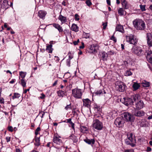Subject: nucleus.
<instances>
[{"instance_id":"40","label":"nucleus","mask_w":152,"mask_h":152,"mask_svg":"<svg viewBox=\"0 0 152 152\" xmlns=\"http://www.w3.org/2000/svg\"><path fill=\"white\" fill-rule=\"evenodd\" d=\"M132 72L129 70H127L125 73V75L126 76H130L132 75Z\"/></svg>"},{"instance_id":"49","label":"nucleus","mask_w":152,"mask_h":152,"mask_svg":"<svg viewBox=\"0 0 152 152\" xmlns=\"http://www.w3.org/2000/svg\"><path fill=\"white\" fill-rule=\"evenodd\" d=\"M75 19L76 20H79V18H78L79 15L77 14L75 15Z\"/></svg>"},{"instance_id":"36","label":"nucleus","mask_w":152,"mask_h":152,"mask_svg":"<svg viewBox=\"0 0 152 152\" xmlns=\"http://www.w3.org/2000/svg\"><path fill=\"white\" fill-rule=\"evenodd\" d=\"M103 91L104 92V94L106 93L105 91L103 90L96 91L95 92V93L97 95H100V94H102Z\"/></svg>"},{"instance_id":"18","label":"nucleus","mask_w":152,"mask_h":152,"mask_svg":"<svg viewBox=\"0 0 152 152\" xmlns=\"http://www.w3.org/2000/svg\"><path fill=\"white\" fill-rule=\"evenodd\" d=\"M115 30L116 31H118L122 33H124V31L123 26L119 24L117 25L115 28Z\"/></svg>"},{"instance_id":"55","label":"nucleus","mask_w":152,"mask_h":152,"mask_svg":"<svg viewBox=\"0 0 152 152\" xmlns=\"http://www.w3.org/2000/svg\"><path fill=\"white\" fill-rule=\"evenodd\" d=\"M58 82V80H56L55 81V82H54V83L53 84V86H54L56 85V84Z\"/></svg>"},{"instance_id":"13","label":"nucleus","mask_w":152,"mask_h":152,"mask_svg":"<svg viewBox=\"0 0 152 152\" xmlns=\"http://www.w3.org/2000/svg\"><path fill=\"white\" fill-rule=\"evenodd\" d=\"M146 58L148 61L150 63L152 64V51L148 50L146 52Z\"/></svg>"},{"instance_id":"15","label":"nucleus","mask_w":152,"mask_h":152,"mask_svg":"<svg viewBox=\"0 0 152 152\" xmlns=\"http://www.w3.org/2000/svg\"><path fill=\"white\" fill-rule=\"evenodd\" d=\"M89 52L91 53H96V50L98 48V46L96 45H91L89 47Z\"/></svg>"},{"instance_id":"42","label":"nucleus","mask_w":152,"mask_h":152,"mask_svg":"<svg viewBox=\"0 0 152 152\" xmlns=\"http://www.w3.org/2000/svg\"><path fill=\"white\" fill-rule=\"evenodd\" d=\"M72 107L71 106V104L67 105L65 107V109L67 110H70L71 109Z\"/></svg>"},{"instance_id":"8","label":"nucleus","mask_w":152,"mask_h":152,"mask_svg":"<svg viewBox=\"0 0 152 152\" xmlns=\"http://www.w3.org/2000/svg\"><path fill=\"white\" fill-rule=\"evenodd\" d=\"M132 50L133 53L138 56H141L144 53L141 48L138 47H136L132 48Z\"/></svg>"},{"instance_id":"60","label":"nucleus","mask_w":152,"mask_h":152,"mask_svg":"<svg viewBox=\"0 0 152 152\" xmlns=\"http://www.w3.org/2000/svg\"><path fill=\"white\" fill-rule=\"evenodd\" d=\"M40 130V127H38L37 128L35 131L38 132Z\"/></svg>"},{"instance_id":"1","label":"nucleus","mask_w":152,"mask_h":152,"mask_svg":"<svg viewBox=\"0 0 152 152\" xmlns=\"http://www.w3.org/2000/svg\"><path fill=\"white\" fill-rule=\"evenodd\" d=\"M133 24L134 27L138 30H144L145 27L144 22L140 19H135L133 21Z\"/></svg>"},{"instance_id":"27","label":"nucleus","mask_w":152,"mask_h":152,"mask_svg":"<svg viewBox=\"0 0 152 152\" xmlns=\"http://www.w3.org/2000/svg\"><path fill=\"white\" fill-rule=\"evenodd\" d=\"M70 139L72 140L74 143H76L77 141V137L73 134H72L69 137Z\"/></svg>"},{"instance_id":"57","label":"nucleus","mask_w":152,"mask_h":152,"mask_svg":"<svg viewBox=\"0 0 152 152\" xmlns=\"http://www.w3.org/2000/svg\"><path fill=\"white\" fill-rule=\"evenodd\" d=\"M71 120L72 119L71 118L67 119V123H70V122L71 121Z\"/></svg>"},{"instance_id":"17","label":"nucleus","mask_w":152,"mask_h":152,"mask_svg":"<svg viewBox=\"0 0 152 152\" xmlns=\"http://www.w3.org/2000/svg\"><path fill=\"white\" fill-rule=\"evenodd\" d=\"M144 103L142 100L138 102L136 104V109L140 110L143 107Z\"/></svg>"},{"instance_id":"51","label":"nucleus","mask_w":152,"mask_h":152,"mask_svg":"<svg viewBox=\"0 0 152 152\" xmlns=\"http://www.w3.org/2000/svg\"><path fill=\"white\" fill-rule=\"evenodd\" d=\"M71 125V127L73 129H74V124L72 121L69 123Z\"/></svg>"},{"instance_id":"29","label":"nucleus","mask_w":152,"mask_h":152,"mask_svg":"<svg viewBox=\"0 0 152 152\" xmlns=\"http://www.w3.org/2000/svg\"><path fill=\"white\" fill-rule=\"evenodd\" d=\"M52 47V45L51 44L47 45L46 50L48 51L49 53H52L53 50Z\"/></svg>"},{"instance_id":"24","label":"nucleus","mask_w":152,"mask_h":152,"mask_svg":"<svg viewBox=\"0 0 152 152\" xmlns=\"http://www.w3.org/2000/svg\"><path fill=\"white\" fill-rule=\"evenodd\" d=\"M58 19L61 20L62 23H64L66 21V18L61 15H60L59 16Z\"/></svg>"},{"instance_id":"5","label":"nucleus","mask_w":152,"mask_h":152,"mask_svg":"<svg viewBox=\"0 0 152 152\" xmlns=\"http://www.w3.org/2000/svg\"><path fill=\"white\" fill-rule=\"evenodd\" d=\"M93 127L97 130H100L102 129L103 126L101 122L98 119H96L93 121Z\"/></svg>"},{"instance_id":"37","label":"nucleus","mask_w":152,"mask_h":152,"mask_svg":"<svg viewBox=\"0 0 152 152\" xmlns=\"http://www.w3.org/2000/svg\"><path fill=\"white\" fill-rule=\"evenodd\" d=\"M20 94L17 93H14V95L12 96V98L13 99H14L15 98H18L20 97Z\"/></svg>"},{"instance_id":"23","label":"nucleus","mask_w":152,"mask_h":152,"mask_svg":"<svg viewBox=\"0 0 152 152\" xmlns=\"http://www.w3.org/2000/svg\"><path fill=\"white\" fill-rule=\"evenodd\" d=\"M8 1L7 0H4L1 5V8L6 9L8 8Z\"/></svg>"},{"instance_id":"43","label":"nucleus","mask_w":152,"mask_h":152,"mask_svg":"<svg viewBox=\"0 0 152 152\" xmlns=\"http://www.w3.org/2000/svg\"><path fill=\"white\" fill-rule=\"evenodd\" d=\"M110 39L113 40L115 42H116L117 40L116 38L114 37V35H113L110 38Z\"/></svg>"},{"instance_id":"53","label":"nucleus","mask_w":152,"mask_h":152,"mask_svg":"<svg viewBox=\"0 0 152 152\" xmlns=\"http://www.w3.org/2000/svg\"><path fill=\"white\" fill-rule=\"evenodd\" d=\"M71 53L70 52H69L68 53V55H69V58L68 59H69L70 60H71V59H72L73 58V57L71 56L70 55V54Z\"/></svg>"},{"instance_id":"50","label":"nucleus","mask_w":152,"mask_h":152,"mask_svg":"<svg viewBox=\"0 0 152 152\" xmlns=\"http://www.w3.org/2000/svg\"><path fill=\"white\" fill-rule=\"evenodd\" d=\"M8 130L9 131L12 132L13 131L12 127L11 126H10L8 127Z\"/></svg>"},{"instance_id":"44","label":"nucleus","mask_w":152,"mask_h":152,"mask_svg":"<svg viewBox=\"0 0 152 152\" xmlns=\"http://www.w3.org/2000/svg\"><path fill=\"white\" fill-rule=\"evenodd\" d=\"M86 3L87 5L88 6H90L91 4V2L90 0H87L86 2Z\"/></svg>"},{"instance_id":"45","label":"nucleus","mask_w":152,"mask_h":152,"mask_svg":"<svg viewBox=\"0 0 152 152\" xmlns=\"http://www.w3.org/2000/svg\"><path fill=\"white\" fill-rule=\"evenodd\" d=\"M106 53L104 52H103L102 53V57L103 58V59H104L105 58V57H106Z\"/></svg>"},{"instance_id":"54","label":"nucleus","mask_w":152,"mask_h":152,"mask_svg":"<svg viewBox=\"0 0 152 152\" xmlns=\"http://www.w3.org/2000/svg\"><path fill=\"white\" fill-rule=\"evenodd\" d=\"M6 141L7 142H8L10 141V137H7L6 138Z\"/></svg>"},{"instance_id":"58","label":"nucleus","mask_w":152,"mask_h":152,"mask_svg":"<svg viewBox=\"0 0 152 152\" xmlns=\"http://www.w3.org/2000/svg\"><path fill=\"white\" fill-rule=\"evenodd\" d=\"M151 148L150 147H147V151H151Z\"/></svg>"},{"instance_id":"62","label":"nucleus","mask_w":152,"mask_h":152,"mask_svg":"<svg viewBox=\"0 0 152 152\" xmlns=\"http://www.w3.org/2000/svg\"><path fill=\"white\" fill-rule=\"evenodd\" d=\"M107 3L109 5H110V1L109 0H107Z\"/></svg>"},{"instance_id":"20","label":"nucleus","mask_w":152,"mask_h":152,"mask_svg":"<svg viewBox=\"0 0 152 152\" xmlns=\"http://www.w3.org/2000/svg\"><path fill=\"white\" fill-rule=\"evenodd\" d=\"M53 25L54 27L57 29L59 32H61L63 31V29L62 27L58 24L54 23L53 24Z\"/></svg>"},{"instance_id":"6","label":"nucleus","mask_w":152,"mask_h":152,"mask_svg":"<svg viewBox=\"0 0 152 152\" xmlns=\"http://www.w3.org/2000/svg\"><path fill=\"white\" fill-rule=\"evenodd\" d=\"M123 117L127 121L133 122L134 119V116L131 115L129 113L126 112L123 114Z\"/></svg>"},{"instance_id":"14","label":"nucleus","mask_w":152,"mask_h":152,"mask_svg":"<svg viewBox=\"0 0 152 152\" xmlns=\"http://www.w3.org/2000/svg\"><path fill=\"white\" fill-rule=\"evenodd\" d=\"M146 58L148 61L150 63L152 64V51L148 50L146 52Z\"/></svg>"},{"instance_id":"39","label":"nucleus","mask_w":152,"mask_h":152,"mask_svg":"<svg viewBox=\"0 0 152 152\" xmlns=\"http://www.w3.org/2000/svg\"><path fill=\"white\" fill-rule=\"evenodd\" d=\"M19 75L22 78V79H24V77H25L26 75V74L25 73L23 72H20Z\"/></svg>"},{"instance_id":"47","label":"nucleus","mask_w":152,"mask_h":152,"mask_svg":"<svg viewBox=\"0 0 152 152\" xmlns=\"http://www.w3.org/2000/svg\"><path fill=\"white\" fill-rule=\"evenodd\" d=\"M102 26H103V28L104 29H105L106 28V27L107 26V23H104L102 24Z\"/></svg>"},{"instance_id":"10","label":"nucleus","mask_w":152,"mask_h":152,"mask_svg":"<svg viewBox=\"0 0 152 152\" xmlns=\"http://www.w3.org/2000/svg\"><path fill=\"white\" fill-rule=\"evenodd\" d=\"M121 101L123 103L127 106L132 105L134 103V101L129 98L125 97L122 99Z\"/></svg>"},{"instance_id":"21","label":"nucleus","mask_w":152,"mask_h":152,"mask_svg":"<svg viewBox=\"0 0 152 152\" xmlns=\"http://www.w3.org/2000/svg\"><path fill=\"white\" fill-rule=\"evenodd\" d=\"M46 13L43 11L40 10L39 11L38 16L40 18L44 19L45 17Z\"/></svg>"},{"instance_id":"7","label":"nucleus","mask_w":152,"mask_h":152,"mask_svg":"<svg viewBox=\"0 0 152 152\" xmlns=\"http://www.w3.org/2000/svg\"><path fill=\"white\" fill-rule=\"evenodd\" d=\"M126 41L130 44L135 45L137 43V40L135 38L134 39V36L130 34L128 36H126Z\"/></svg>"},{"instance_id":"38","label":"nucleus","mask_w":152,"mask_h":152,"mask_svg":"<svg viewBox=\"0 0 152 152\" xmlns=\"http://www.w3.org/2000/svg\"><path fill=\"white\" fill-rule=\"evenodd\" d=\"M20 84L23 87H25L26 86V83L24 79H22L21 80Z\"/></svg>"},{"instance_id":"19","label":"nucleus","mask_w":152,"mask_h":152,"mask_svg":"<svg viewBox=\"0 0 152 152\" xmlns=\"http://www.w3.org/2000/svg\"><path fill=\"white\" fill-rule=\"evenodd\" d=\"M53 142L55 143L58 145H61L62 143V140L59 137L55 136L53 138Z\"/></svg>"},{"instance_id":"64","label":"nucleus","mask_w":152,"mask_h":152,"mask_svg":"<svg viewBox=\"0 0 152 152\" xmlns=\"http://www.w3.org/2000/svg\"><path fill=\"white\" fill-rule=\"evenodd\" d=\"M16 152H20V151L19 149L17 148L16 149Z\"/></svg>"},{"instance_id":"9","label":"nucleus","mask_w":152,"mask_h":152,"mask_svg":"<svg viewBox=\"0 0 152 152\" xmlns=\"http://www.w3.org/2000/svg\"><path fill=\"white\" fill-rule=\"evenodd\" d=\"M124 120L121 118H118L116 119L115 121V124L118 127H122L124 126Z\"/></svg>"},{"instance_id":"56","label":"nucleus","mask_w":152,"mask_h":152,"mask_svg":"<svg viewBox=\"0 0 152 152\" xmlns=\"http://www.w3.org/2000/svg\"><path fill=\"white\" fill-rule=\"evenodd\" d=\"M84 44L83 42H82V45L80 46L79 47V48L80 49H83L84 48Z\"/></svg>"},{"instance_id":"52","label":"nucleus","mask_w":152,"mask_h":152,"mask_svg":"<svg viewBox=\"0 0 152 152\" xmlns=\"http://www.w3.org/2000/svg\"><path fill=\"white\" fill-rule=\"evenodd\" d=\"M88 35V34H87L86 33H85L83 35L86 38H88L89 37V36L88 35Z\"/></svg>"},{"instance_id":"25","label":"nucleus","mask_w":152,"mask_h":152,"mask_svg":"<svg viewBox=\"0 0 152 152\" xmlns=\"http://www.w3.org/2000/svg\"><path fill=\"white\" fill-rule=\"evenodd\" d=\"M80 130L82 132L84 133H86V132L88 131V129L86 126H80Z\"/></svg>"},{"instance_id":"11","label":"nucleus","mask_w":152,"mask_h":152,"mask_svg":"<svg viewBox=\"0 0 152 152\" xmlns=\"http://www.w3.org/2000/svg\"><path fill=\"white\" fill-rule=\"evenodd\" d=\"M132 113L134 115L137 117H142L144 116L145 114V113L143 110L136 109L135 108L133 110Z\"/></svg>"},{"instance_id":"28","label":"nucleus","mask_w":152,"mask_h":152,"mask_svg":"<svg viewBox=\"0 0 152 152\" xmlns=\"http://www.w3.org/2000/svg\"><path fill=\"white\" fill-rule=\"evenodd\" d=\"M71 29L72 31L76 32L78 31V28L77 25L73 24L71 27Z\"/></svg>"},{"instance_id":"30","label":"nucleus","mask_w":152,"mask_h":152,"mask_svg":"<svg viewBox=\"0 0 152 152\" xmlns=\"http://www.w3.org/2000/svg\"><path fill=\"white\" fill-rule=\"evenodd\" d=\"M140 96L138 94H136L133 95L131 96V99L134 100V101H135L137 100L139 97Z\"/></svg>"},{"instance_id":"26","label":"nucleus","mask_w":152,"mask_h":152,"mask_svg":"<svg viewBox=\"0 0 152 152\" xmlns=\"http://www.w3.org/2000/svg\"><path fill=\"white\" fill-rule=\"evenodd\" d=\"M121 2L123 7L125 9H127L128 6L126 1L125 0H121Z\"/></svg>"},{"instance_id":"4","label":"nucleus","mask_w":152,"mask_h":152,"mask_svg":"<svg viewBox=\"0 0 152 152\" xmlns=\"http://www.w3.org/2000/svg\"><path fill=\"white\" fill-rule=\"evenodd\" d=\"M126 87V86L122 82L117 81L115 83L116 89L120 92H124Z\"/></svg>"},{"instance_id":"22","label":"nucleus","mask_w":152,"mask_h":152,"mask_svg":"<svg viewBox=\"0 0 152 152\" xmlns=\"http://www.w3.org/2000/svg\"><path fill=\"white\" fill-rule=\"evenodd\" d=\"M84 141L87 143L88 144H93L94 143L95 140L94 139H89L87 138L84 139Z\"/></svg>"},{"instance_id":"35","label":"nucleus","mask_w":152,"mask_h":152,"mask_svg":"<svg viewBox=\"0 0 152 152\" xmlns=\"http://www.w3.org/2000/svg\"><path fill=\"white\" fill-rule=\"evenodd\" d=\"M150 83L144 80L142 83V85L143 86L145 87H148L150 86Z\"/></svg>"},{"instance_id":"61","label":"nucleus","mask_w":152,"mask_h":152,"mask_svg":"<svg viewBox=\"0 0 152 152\" xmlns=\"http://www.w3.org/2000/svg\"><path fill=\"white\" fill-rule=\"evenodd\" d=\"M15 80L14 79H12L11 81L10 82V83L11 84L15 82Z\"/></svg>"},{"instance_id":"34","label":"nucleus","mask_w":152,"mask_h":152,"mask_svg":"<svg viewBox=\"0 0 152 152\" xmlns=\"http://www.w3.org/2000/svg\"><path fill=\"white\" fill-rule=\"evenodd\" d=\"M58 96L59 97H63L65 95V92L64 91L60 90L57 92Z\"/></svg>"},{"instance_id":"12","label":"nucleus","mask_w":152,"mask_h":152,"mask_svg":"<svg viewBox=\"0 0 152 152\" xmlns=\"http://www.w3.org/2000/svg\"><path fill=\"white\" fill-rule=\"evenodd\" d=\"M147 42L148 46L149 47L152 46V35L150 33L146 34Z\"/></svg>"},{"instance_id":"32","label":"nucleus","mask_w":152,"mask_h":152,"mask_svg":"<svg viewBox=\"0 0 152 152\" xmlns=\"http://www.w3.org/2000/svg\"><path fill=\"white\" fill-rule=\"evenodd\" d=\"M39 137H35V142L34 143L35 145L37 146L40 145V143Z\"/></svg>"},{"instance_id":"46","label":"nucleus","mask_w":152,"mask_h":152,"mask_svg":"<svg viewBox=\"0 0 152 152\" xmlns=\"http://www.w3.org/2000/svg\"><path fill=\"white\" fill-rule=\"evenodd\" d=\"M70 60L69 59H68L66 61V63L67 64V65L69 66H70Z\"/></svg>"},{"instance_id":"3","label":"nucleus","mask_w":152,"mask_h":152,"mask_svg":"<svg viewBox=\"0 0 152 152\" xmlns=\"http://www.w3.org/2000/svg\"><path fill=\"white\" fill-rule=\"evenodd\" d=\"M72 94L74 97L76 99H80L82 95V90L75 88L72 90Z\"/></svg>"},{"instance_id":"33","label":"nucleus","mask_w":152,"mask_h":152,"mask_svg":"<svg viewBox=\"0 0 152 152\" xmlns=\"http://www.w3.org/2000/svg\"><path fill=\"white\" fill-rule=\"evenodd\" d=\"M118 12L119 15L122 16L124 15V11L122 8H119L118 10Z\"/></svg>"},{"instance_id":"2","label":"nucleus","mask_w":152,"mask_h":152,"mask_svg":"<svg viewBox=\"0 0 152 152\" xmlns=\"http://www.w3.org/2000/svg\"><path fill=\"white\" fill-rule=\"evenodd\" d=\"M127 139H126L125 142L128 145H130L132 147L135 145L136 143V140L132 133H129L127 134Z\"/></svg>"},{"instance_id":"48","label":"nucleus","mask_w":152,"mask_h":152,"mask_svg":"<svg viewBox=\"0 0 152 152\" xmlns=\"http://www.w3.org/2000/svg\"><path fill=\"white\" fill-rule=\"evenodd\" d=\"M79 42V39H78L77 41H74L73 42L74 45H76L78 44V43Z\"/></svg>"},{"instance_id":"16","label":"nucleus","mask_w":152,"mask_h":152,"mask_svg":"<svg viewBox=\"0 0 152 152\" xmlns=\"http://www.w3.org/2000/svg\"><path fill=\"white\" fill-rule=\"evenodd\" d=\"M82 100L83 102V105L88 108L91 104V101L88 99H83Z\"/></svg>"},{"instance_id":"31","label":"nucleus","mask_w":152,"mask_h":152,"mask_svg":"<svg viewBox=\"0 0 152 152\" xmlns=\"http://www.w3.org/2000/svg\"><path fill=\"white\" fill-rule=\"evenodd\" d=\"M140 87L139 84L136 83H134L132 86V87L134 90L138 89Z\"/></svg>"},{"instance_id":"41","label":"nucleus","mask_w":152,"mask_h":152,"mask_svg":"<svg viewBox=\"0 0 152 152\" xmlns=\"http://www.w3.org/2000/svg\"><path fill=\"white\" fill-rule=\"evenodd\" d=\"M140 9L142 11H144L146 10L145 5H140Z\"/></svg>"},{"instance_id":"63","label":"nucleus","mask_w":152,"mask_h":152,"mask_svg":"<svg viewBox=\"0 0 152 152\" xmlns=\"http://www.w3.org/2000/svg\"><path fill=\"white\" fill-rule=\"evenodd\" d=\"M29 90V89H27L25 90L24 91V93H27V91H28Z\"/></svg>"},{"instance_id":"59","label":"nucleus","mask_w":152,"mask_h":152,"mask_svg":"<svg viewBox=\"0 0 152 152\" xmlns=\"http://www.w3.org/2000/svg\"><path fill=\"white\" fill-rule=\"evenodd\" d=\"M95 109H96V110L98 111H99V110H100V108L99 107H98V106L96 105L95 107H94Z\"/></svg>"}]
</instances>
